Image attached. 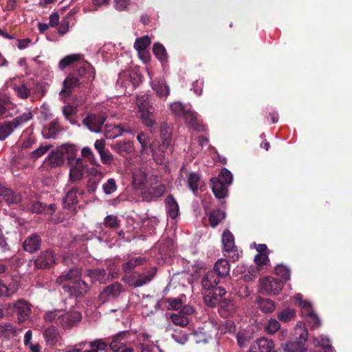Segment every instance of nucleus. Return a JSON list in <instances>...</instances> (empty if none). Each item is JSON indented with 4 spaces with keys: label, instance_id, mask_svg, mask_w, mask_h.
I'll use <instances>...</instances> for the list:
<instances>
[{
    "label": "nucleus",
    "instance_id": "obj_1",
    "mask_svg": "<svg viewBox=\"0 0 352 352\" xmlns=\"http://www.w3.org/2000/svg\"><path fill=\"white\" fill-rule=\"evenodd\" d=\"M157 177H148L144 171L133 172V195H140L143 201H151L162 197L166 190L164 184L157 182Z\"/></svg>",
    "mask_w": 352,
    "mask_h": 352
},
{
    "label": "nucleus",
    "instance_id": "obj_2",
    "mask_svg": "<svg viewBox=\"0 0 352 352\" xmlns=\"http://www.w3.org/2000/svg\"><path fill=\"white\" fill-rule=\"evenodd\" d=\"M136 104L142 123L152 132L157 126L156 111L148 96H137Z\"/></svg>",
    "mask_w": 352,
    "mask_h": 352
},
{
    "label": "nucleus",
    "instance_id": "obj_3",
    "mask_svg": "<svg viewBox=\"0 0 352 352\" xmlns=\"http://www.w3.org/2000/svg\"><path fill=\"white\" fill-rule=\"evenodd\" d=\"M295 334L298 340L288 341L282 345L284 352H305L307 348L305 343L308 338V331L305 328V324L299 322L295 329Z\"/></svg>",
    "mask_w": 352,
    "mask_h": 352
},
{
    "label": "nucleus",
    "instance_id": "obj_4",
    "mask_svg": "<svg viewBox=\"0 0 352 352\" xmlns=\"http://www.w3.org/2000/svg\"><path fill=\"white\" fill-rule=\"evenodd\" d=\"M222 245L224 255L229 257L232 261H236L239 258V252L234 244V238L233 234L228 230H226L222 234Z\"/></svg>",
    "mask_w": 352,
    "mask_h": 352
},
{
    "label": "nucleus",
    "instance_id": "obj_5",
    "mask_svg": "<svg viewBox=\"0 0 352 352\" xmlns=\"http://www.w3.org/2000/svg\"><path fill=\"white\" fill-rule=\"evenodd\" d=\"M10 307L12 308V314L16 316L18 323L21 324L29 318L31 305L28 301L19 299Z\"/></svg>",
    "mask_w": 352,
    "mask_h": 352
},
{
    "label": "nucleus",
    "instance_id": "obj_6",
    "mask_svg": "<svg viewBox=\"0 0 352 352\" xmlns=\"http://www.w3.org/2000/svg\"><path fill=\"white\" fill-rule=\"evenodd\" d=\"M84 83L85 80L79 78L75 74L70 73L63 80V89L59 94L66 98L70 97L75 89L81 87Z\"/></svg>",
    "mask_w": 352,
    "mask_h": 352
},
{
    "label": "nucleus",
    "instance_id": "obj_7",
    "mask_svg": "<svg viewBox=\"0 0 352 352\" xmlns=\"http://www.w3.org/2000/svg\"><path fill=\"white\" fill-rule=\"evenodd\" d=\"M107 120L105 113L88 114L83 120L82 124L87 126L91 131L99 133Z\"/></svg>",
    "mask_w": 352,
    "mask_h": 352
},
{
    "label": "nucleus",
    "instance_id": "obj_8",
    "mask_svg": "<svg viewBox=\"0 0 352 352\" xmlns=\"http://www.w3.org/2000/svg\"><path fill=\"white\" fill-rule=\"evenodd\" d=\"M55 264L56 260L54 252L50 249L41 251L34 260V266L38 269H50Z\"/></svg>",
    "mask_w": 352,
    "mask_h": 352
},
{
    "label": "nucleus",
    "instance_id": "obj_9",
    "mask_svg": "<svg viewBox=\"0 0 352 352\" xmlns=\"http://www.w3.org/2000/svg\"><path fill=\"white\" fill-rule=\"evenodd\" d=\"M283 281L276 278L267 276L261 280V288L269 295H277L282 290Z\"/></svg>",
    "mask_w": 352,
    "mask_h": 352
},
{
    "label": "nucleus",
    "instance_id": "obj_10",
    "mask_svg": "<svg viewBox=\"0 0 352 352\" xmlns=\"http://www.w3.org/2000/svg\"><path fill=\"white\" fill-rule=\"evenodd\" d=\"M122 286L119 283H114L105 287L98 296V302L103 304L110 300L116 298L122 292Z\"/></svg>",
    "mask_w": 352,
    "mask_h": 352
},
{
    "label": "nucleus",
    "instance_id": "obj_11",
    "mask_svg": "<svg viewBox=\"0 0 352 352\" xmlns=\"http://www.w3.org/2000/svg\"><path fill=\"white\" fill-rule=\"evenodd\" d=\"M81 313L78 311H70L65 314H62L59 319V327L63 329H69L77 325L81 320Z\"/></svg>",
    "mask_w": 352,
    "mask_h": 352
},
{
    "label": "nucleus",
    "instance_id": "obj_12",
    "mask_svg": "<svg viewBox=\"0 0 352 352\" xmlns=\"http://www.w3.org/2000/svg\"><path fill=\"white\" fill-rule=\"evenodd\" d=\"M151 45V39L148 36H144L138 38L135 40L133 47L138 51V56L143 63H146L150 60V53L148 50V46Z\"/></svg>",
    "mask_w": 352,
    "mask_h": 352
},
{
    "label": "nucleus",
    "instance_id": "obj_13",
    "mask_svg": "<svg viewBox=\"0 0 352 352\" xmlns=\"http://www.w3.org/2000/svg\"><path fill=\"white\" fill-rule=\"evenodd\" d=\"M246 352H274V343L266 338H259L251 343Z\"/></svg>",
    "mask_w": 352,
    "mask_h": 352
},
{
    "label": "nucleus",
    "instance_id": "obj_14",
    "mask_svg": "<svg viewBox=\"0 0 352 352\" xmlns=\"http://www.w3.org/2000/svg\"><path fill=\"white\" fill-rule=\"evenodd\" d=\"M42 239L37 233L30 234L23 243V250L30 254L38 251L41 248Z\"/></svg>",
    "mask_w": 352,
    "mask_h": 352
},
{
    "label": "nucleus",
    "instance_id": "obj_15",
    "mask_svg": "<svg viewBox=\"0 0 352 352\" xmlns=\"http://www.w3.org/2000/svg\"><path fill=\"white\" fill-rule=\"evenodd\" d=\"M69 181L72 183H76L82 180L84 176V170L87 167L82 162V160L78 158L76 164L70 165Z\"/></svg>",
    "mask_w": 352,
    "mask_h": 352
},
{
    "label": "nucleus",
    "instance_id": "obj_16",
    "mask_svg": "<svg viewBox=\"0 0 352 352\" xmlns=\"http://www.w3.org/2000/svg\"><path fill=\"white\" fill-rule=\"evenodd\" d=\"M0 197H1L8 205H16L22 199L20 193L13 191L12 189L5 186H0Z\"/></svg>",
    "mask_w": 352,
    "mask_h": 352
},
{
    "label": "nucleus",
    "instance_id": "obj_17",
    "mask_svg": "<svg viewBox=\"0 0 352 352\" xmlns=\"http://www.w3.org/2000/svg\"><path fill=\"white\" fill-rule=\"evenodd\" d=\"M64 162L65 157L60 147L52 151L45 160V164L51 168L60 166L64 164Z\"/></svg>",
    "mask_w": 352,
    "mask_h": 352
},
{
    "label": "nucleus",
    "instance_id": "obj_18",
    "mask_svg": "<svg viewBox=\"0 0 352 352\" xmlns=\"http://www.w3.org/2000/svg\"><path fill=\"white\" fill-rule=\"evenodd\" d=\"M210 182L212 192L217 199H223L228 196V184L217 177L212 178Z\"/></svg>",
    "mask_w": 352,
    "mask_h": 352
},
{
    "label": "nucleus",
    "instance_id": "obj_19",
    "mask_svg": "<svg viewBox=\"0 0 352 352\" xmlns=\"http://www.w3.org/2000/svg\"><path fill=\"white\" fill-rule=\"evenodd\" d=\"M151 87L156 94L162 98H166L170 94V89L164 79L155 78L151 82Z\"/></svg>",
    "mask_w": 352,
    "mask_h": 352
},
{
    "label": "nucleus",
    "instance_id": "obj_20",
    "mask_svg": "<svg viewBox=\"0 0 352 352\" xmlns=\"http://www.w3.org/2000/svg\"><path fill=\"white\" fill-rule=\"evenodd\" d=\"M171 151V146H164V143H162L157 149L152 150L153 159L157 164H165L167 162V157Z\"/></svg>",
    "mask_w": 352,
    "mask_h": 352
},
{
    "label": "nucleus",
    "instance_id": "obj_21",
    "mask_svg": "<svg viewBox=\"0 0 352 352\" xmlns=\"http://www.w3.org/2000/svg\"><path fill=\"white\" fill-rule=\"evenodd\" d=\"M71 295L75 297L83 296L89 289L88 284L82 280L72 281L69 286Z\"/></svg>",
    "mask_w": 352,
    "mask_h": 352
},
{
    "label": "nucleus",
    "instance_id": "obj_22",
    "mask_svg": "<svg viewBox=\"0 0 352 352\" xmlns=\"http://www.w3.org/2000/svg\"><path fill=\"white\" fill-rule=\"evenodd\" d=\"M83 190H80L78 187H73L66 193L63 198V208H70L72 206L78 203V195H82Z\"/></svg>",
    "mask_w": 352,
    "mask_h": 352
},
{
    "label": "nucleus",
    "instance_id": "obj_23",
    "mask_svg": "<svg viewBox=\"0 0 352 352\" xmlns=\"http://www.w3.org/2000/svg\"><path fill=\"white\" fill-rule=\"evenodd\" d=\"M123 132H131L130 126L125 127L122 124L106 125L104 126V133L107 139H113L121 135Z\"/></svg>",
    "mask_w": 352,
    "mask_h": 352
},
{
    "label": "nucleus",
    "instance_id": "obj_24",
    "mask_svg": "<svg viewBox=\"0 0 352 352\" xmlns=\"http://www.w3.org/2000/svg\"><path fill=\"white\" fill-rule=\"evenodd\" d=\"M186 184L188 188L195 196L198 195L199 189L201 188V180L199 173L191 172L186 174Z\"/></svg>",
    "mask_w": 352,
    "mask_h": 352
},
{
    "label": "nucleus",
    "instance_id": "obj_25",
    "mask_svg": "<svg viewBox=\"0 0 352 352\" xmlns=\"http://www.w3.org/2000/svg\"><path fill=\"white\" fill-rule=\"evenodd\" d=\"M184 118L185 119L186 123L194 130L199 132L206 130L205 126L199 120L197 113L192 111L191 109L188 110Z\"/></svg>",
    "mask_w": 352,
    "mask_h": 352
},
{
    "label": "nucleus",
    "instance_id": "obj_26",
    "mask_svg": "<svg viewBox=\"0 0 352 352\" xmlns=\"http://www.w3.org/2000/svg\"><path fill=\"white\" fill-rule=\"evenodd\" d=\"M81 275V270L78 267H74L69 270L64 272L60 275L57 279L56 283L58 284H63L66 281H70V284L72 281L77 280L76 278H79Z\"/></svg>",
    "mask_w": 352,
    "mask_h": 352
},
{
    "label": "nucleus",
    "instance_id": "obj_27",
    "mask_svg": "<svg viewBox=\"0 0 352 352\" xmlns=\"http://www.w3.org/2000/svg\"><path fill=\"white\" fill-rule=\"evenodd\" d=\"M127 335L129 336L128 331H121L113 336L111 342H109L110 350L113 352H118L122 347L125 346Z\"/></svg>",
    "mask_w": 352,
    "mask_h": 352
},
{
    "label": "nucleus",
    "instance_id": "obj_28",
    "mask_svg": "<svg viewBox=\"0 0 352 352\" xmlns=\"http://www.w3.org/2000/svg\"><path fill=\"white\" fill-rule=\"evenodd\" d=\"M93 70L94 68L90 64L88 63H84L76 72H73L72 74H76L79 78L85 80V82L87 80L91 81L95 78V74Z\"/></svg>",
    "mask_w": 352,
    "mask_h": 352
},
{
    "label": "nucleus",
    "instance_id": "obj_29",
    "mask_svg": "<svg viewBox=\"0 0 352 352\" xmlns=\"http://www.w3.org/2000/svg\"><path fill=\"white\" fill-rule=\"evenodd\" d=\"M6 111V107L0 102V116L3 115ZM14 129L15 128L12 126L11 121L0 123V140H5Z\"/></svg>",
    "mask_w": 352,
    "mask_h": 352
},
{
    "label": "nucleus",
    "instance_id": "obj_30",
    "mask_svg": "<svg viewBox=\"0 0 352 352\" xmlns=\"http://www.w3.org/2000/svg\"><path fill=\"white\" fill-rule=\"evenodd\" d=\"M313 343L315 347L320 349L318 351L310 350L309 352H336L330 344V340L323 336L314 338Z\"/></svg>",
    "mask_w": 352,
    "mask_h": 352
},
{
    "label": "nucleus",
    "instance_id": "obj_31",
    "mask_svg": "<svg viewBox=\"0 0 352 352\" xmlns=\"http://www.w3.org/2000/svg\"><path fill=\"white\" fill-rule=\"evenodd\" d=\"M155 274V271L152 270L142 274L133 273V279H135L133 282V287H141L149 283L154 277Z\"/></svg>",
    "mask_w": 352,
    "mask_h": 352
},
{
    "label": "nucleus",
    "instance_id": "obj_32",
    "mask_svg": "<svg viewBox=\"0 0 352 352\" xmlns=\"http://www.w3.org/2000/svg\"><path fill=\"white\" fill-rule=\"evenodd\" d=\"M219 283V277L212 271H208L204 276L201 281L203 289L206 291L214 289Z\"/></svg>",
    "mask_w": 352,
    "mask_h": 352
},
{
    "label": "nucleus",
    "instance_id": "obj_33",
    "mask_svg": "<svg viewBox=\"0 0 352 352\" xmlns=\"http://www.w3.org/2000/svg\"><path fill=\"white\" fill-rule=\"evenodd\" d=\"M230 265L226 259H219L214 264V270L212 272H214L219 278L226 277L230 273Z\"/></svg>",
    "mask_w": 352,
    "mask_h": 352
},
{
    "label": "nucleus",
    "instance_id": "obj_34",
    "mask_svg": "<svg viewBox=\"0 0 352 352\" xmlns=\"http://www.w3.org/2000/svg\"><path fill=\"white\" fill-rule=\"evenodd\" d=\"M253 338V332L250 330L241 329L236 335L237 344L241 349L245 347Z\"/></svg>",
    "mask_w": 352,
    "mask_h": 352
},
{
    "label": "nucleus",
    "instance_id": "obj_35",
    "mask_svg": "<svg viewBox=\"0 0 352 352\" xmlns=\"http://www.w3.org/2000/svg\"><path fill=\"white\" fill-rule=\"evenodd\" d=\"M63 131V128L58 119L52 120L49 125L45 127L43 132L46 138L55 139L60 131Z\"/></svg>",
    "mask_w": 352,
    "mask_h": 352
},
{
    "label": "nucleus",
    "instance_id": "obj_36",
    "mask_svg": "<svg viewBox=\"0 0 352 352\" xmlns=\"http://www.w3.org/2000/svg\"><path fill=\"white\" fill-rule=\"evenodd\" d=\"M60 148L65 159L67 158V160L68 164L73 165L76 164V161L78 159L76 158L77 148L76 146L67 144L61 146Z\"/></svg>",
    "mask_w": 352,
    "mask_h": 352
},
{
    "label": "nucleus",
    "instance_id": "obj_37",
    "mask_svg": "<svg viewBox=\"0 0 352 352\" xmlns=\"http://www.w3.org/2000/svg\"><path fill=\"white\" fill-rule=\"evenodd\" d=\"M87 274L94 281H98L100 284H104L109 280V275H107L104 269L89 270Z\"/></svg>",
    "mask_w": 352,
    "mask_h": 352
},
{
    "label": "nucleus",
    "instance_id": "obj_38",
    "mask_svg": "<svg viewBox=\"0 0 352 352\" xmlns=\"http://www.w3.org/2000/svg\"><path fill=\"white\" fill-rule=\"evenodd\" d=\"M43 337L47 345H54L58 341L59 334L54 326H51L43 331Z\"/></svg>",
    "mask_w": 352,
    "mask_h": 352
},
{
    "label": "nucleus",
    "instance_id": "obj_39",
    "mask_svg": "<svg viewBox=\"0 0 352 352\" xmlns=\"http://www.w3.org/2000/svg\"><path fill=\"white\" fill-rule=\"evenodd\" d=\"M167 211L172 219H175L179 214V205L173 195H168L165 199Z\"/></svg>",
    "mask_w": 352,
    "mask_h": 352
},
{
    "label": "nucleus",
    "instance_id": "obj_40",
    "mask_svg": "<svg viewBox=\"0 0 352 352\" xmlns=\"http://www.w3.org/2000/svg\"><path fill=\"white\" fill-rule=\"evenodd\" d=\"M16 333L17 329L12 324L5 323L0 325V338L9 340L16 336Z\"/></svg>",
    "mask_w": 352,
    "mask_h": 352
},
{
    "label": "nucleus",
    "instance_id": "obj_41",
    "mask_svg": "<svg viewBox=\"0 0 352 352\" xmlns=\"http://www.w3.org/2000/svg\"><path fill=\"white\" fill-rule=\"evenodd\" d=\"M204 301L209 307H214L221 303V298L217 295V292L208 290L204 294Z\"/></svg>",
    "mask_w": 352,
    "mask_h": 352
},
{
    "label": "nucleus",
    "instance_id": "obj_42",
    "mask_svg": "<svg viewBox=\"0 0 352 352\" xmlns=\"http://www.w3.org/2000/svg\"><path fill=\"white\" fill-rule=\"evenodd\" d=\"M82 58V55L72 54L63 57L58 63L60 69L63 70L69 66L72 65L74 63L79 61Z\"/></svg>",
    "mask_w": 352,
    "mask_h": 352
},
{
    "label": "nucleus",
    "instance_id": "obj_43",
    "mask_svg": "<svg viewBox=\"0 0 352 352\" xmlns=\"http://www.w3.org/2000/svg\"><path fill=\"white\" fill-rule=\"evenodd\" d=\"M171 112L177 117H183L186 116L190 109L180 102H174L170 104Z\"/></svg>",
    "mask_w": 352,
    "mask_h": 352
},
{
    "label": "nucleus",
    "instance_id": "obj_44",
    "mask_svg": "<svg viewBox=\"0 0 352 352\" xmlns=\"http://www.w3.org/2000/svg\"><path fill=\"white\" fill-rule=\"evenodd\" d=\"M160 135L162 143L164 146H171L172 133L170 126L167 123H163L160 126Z\"/></svg>",
    "mask_w": 352,
    "mask_h": 352
},
{
    "label": "nucleus",
    "instance_id": "obj_45",
    "mask_svg": "<svg viewBox=\"0 0 352 352\" xmlns=\"http://www.w3.org/2000/svg\"><path fill=\"white\" fill-rule=\"evenodd\" d=\"M138 340L140 341V344L137 347L138 351L140 352H153V344H151L147 335H139Z\"/></svg>",
    "mask_w": 352,
    "mask_h": 352
},
{
    "label": "nucleus",
    "instance_id": "obj_46",
    "mask_svg": "<svg viewBox=\"0 0 352 352\" xmlns=\"http://www.w3.org/2000/svg\"><path fill=\"white\" fill-rule=\"evenodd\" d=\"M259 309L265 314L272 313L275 309V303L270 299L261 298L258 300Z\"/></svg>",
    "mask_w": 352,
    "mask_h": 352
},
{
    "label": "nucleus",
    "instance_id": "obj_47",
    "mask_svg": "<svg viewBox=\"0 0 352 352\" xmlns=\"http://www.w3.org/2000/svg\"><path fill=\"white\" fill-rule=\"evenodd\" d=\"M62 111L65 120L73 125L77 124L76 120L73 118V116L77 113V109L76 107L72 105H66L63 107Z\"/></svg>",
    "mask_w": 352,
    "mask_h": 352
},
{
    "label": "nucleus",
    "instance_id": "obj_48",
    "mask_svg": "<svg viewBox=\"0 0 352 352\" xmlns=\"http://www.w3.org/2000/svg\"><path fill=\"white\" fill-rule=\"evenodd\" d=\"M91 348H94L96 352L104 351L108 352L110 350L109 341L107 339H96L89 343Z\"/></svg>",
    "mask_w": 352,
    "mask_h": 352
},
{
    "label": "nucleus",
    "instance_id": "obj_49",
    "mask_svg": "<svg viewBox=\"0 0 352 352\" xmlns=\"http://www.w3.org/2000/svg\"><path fill=\"white\" fill-rule=\"evenodd\" d=\"M226 217V213L221 210H213L209 215V221L212 227H216Z\"/></svg>",
    "mask_w": 352,
    "mask_h": 352
},
{
    "label": "nucleus",
    "instance_id": "obj_50",
    "mask_svg": "<svg viewBox=\"0 0 352 352\" xmlns=\"http://www.w3.org/2000/svg\"><path fill=\"white\" fill-rule=\"evenodd\" d=\"M220 311H224L225 317L234 314L236 311V307L234 302L230 300H224L220 303Z\"/></svg>",
    "mask_w": 352,
    "mask_h": 352
},
{
    "label": "nucleus",
    "instance_id": "obj_51",
    "mask_svg": "<svg viewBox=\"0 0 352 352\" xmlns=\"http://www.w3.org/2000/svg\"><path fill=\"white\" fill-rule=\"evenodd\" d=\"M61 314L59 310L49 311L45 313L43 319L46 322L55 323L58 327Z\"/></svg>",
    "mask_w": 352,
    "mask_h": 352
},
{
    "label": "nucleus",
    "instance_id": "obj_52",
    "mask_svg": "<svg viewBox=\"0 0 352 352\" xmlns=\"http://www.w3.org/2000/svg\"><path fill=\"white\" fill-rule=\"evenodd\" d=\"M275 274L281 278V281L284 282L290 279L291 271L289 267L283 265H278L275 268Z\"/></svg>",
    "mask_w": 352,
    "mask_h": 352
},
{
    "label": "nucleus",
    "instance_id": "obj_53",
    "mask_svg": "<svg viewBox=\"0 0 352 352\" xmlns=\"http://www.w3.org/2000/svg\"><path fill=\"white\" fill-rule=\"evenodd\" d=\"M302 316L305 317L307 322L311 329H316L320 326V320L314 311L302 312Z\"/></svg>",
    "mask_w": 352,
    "mask_h": 352
},
{
    "label": "nucleus",
    "instance_id": "obj_54",
    "mask_svg": "<svg viewBox=\"0 0 352 352\" xmlns=\"http://www.w3.org/2000/svg\"><path fill=\"white\" fill-rule=\"evenodd\" d=\"M170 318L175 325L180 326L182 327H186L190 322L188 318H186L184 315H182L179 312L171 314Z\"/></svg>",
    "mask_w": 352,
    "mask_h": 352
},
{
    "label": "nucleus",
    "instance_id": "obj_55",
    "mask_svg": "<svg viewBox=\"0 0 352 352\" xmlns=\"http://www.w3.org/2000/svg\"><path fill=\"white\" fill-rule=\"evenodd\" d=\"M81 155L82 157L87 160L91 165L100 166V164L98 162L96 157L89 147H83L81 150Z\"/></svg>",
    "mask_w": 352,
    "mask_h": 352
},
{
    "label": "nucleus",
    "instance_id": "obj_56",
    "mask_svg": "<svg viewBox=\"0 0 352 352\" xmlns=\"http://www.w3.org/2000/svg\"><path fill=\"white\" fill-rule=\"evenodd\" d=\"M296 316V311L292 308H287L278 313V318L283 322H287L292 320Z\"/></svg>",
    "mask_w": 352,
    "mask_h": 352
},
{
    "label": "nucleus",
    "instance_id": "obj_57",
    "mask_svg": "<svg viewBox=\"0 0 352 352\" xmlns=\"http://www.w3.org/2000/svg\"><path fill=\"white\" fill-rule=\"evenodd\" d=\"M71 12H68L58 24V32L60 35H65L69 30L70 24Z\"/></svg>",
    "mask_w": 352,
    "mask_h": 352
},
{
    "label": "nucleus",
    "instance_id": "obj_58",
    "mask_svg": "<svg viewBox=\"0 0 352 352\" xmlns=\"http://www.w3.org/2000/svg\"><path fill=\"white\" fill-rule=\"evenodd\" d=\"M280 328L279 322L274 318L270 319L265 326V331L267 334H274Z\"/></svg>",
    "mask_w": 352,
    "mask_h": 352
},
{
    "label": "nucleus",
    "instance_id": "obj_59",
    "mask_svg": "<svg viewBox=\"0 0 352 352\" xmlns=\"http://www.w3.org/2000/svg\"><path fill=\"white\" fill-rule=\"evenodd\" d=\"M153 52L157 59L164 60L166 58V51L162 44L155 43L153 46Z\"/></svg>",
    "mask_w": 352,
    "mask_h": 352
},
{
    "label": "nucleus",
    "instance_id": "obj_60",
    "mask_svg": "<svg viewBox=\"0 0 352 352\" xmlns=\"http://www.w3.org/2000/svg\"><path fill=\"white\" fill-rule=\"evenodd\" d=\"M32 118V113L28 111L23 113L21 116L14 118L11 122L12 123V126L16 129L21 124L26 122L27 121L31 120Z\"/></svg>",
    "mask_w": 352,
    "mask_h": 352
},
{
    "label": "nucleus",
    "instance_id": "obj_61",
    "mask_svg": "<svg viewBox=\"0 0 352 352\" xmlns=\"http://www.w3.org/2000/svg\"><path fill=\"white\" fill-rule=\"evenodd\" d=\"M171 338L175 342L179 344H184L188 340V334L184 331H175L174 333L171 335Z\"/></svg>",
    "mask_w": 352,
    "mask_h": 352
},
{
    "label": "nucleus",
    "instance_id": "obj_62",
    "mask_svg": "<svg viewBox=\"0 0 352 352\" xmlns=\"http://www.w3.org/2000/svg\"><path fill=\"white\" fill-rule=\"evenodd\" d=\"M118 153L122 156L130 154L132 151V144L131 142H120L118 144Z\"/></svg>",
    "mask_w": 352,
    "mask_h": 352
},
{
    "label": "nucleus",
    "instance_id": "obj_63",
    "mask_svg": "<svg viewBox=\"0 0 352 352\" xmlns=\"http://www.w3.org/2000/svg\"><path fill=\"white\" fill-rule=\"evenodd\" d=\"M102 190L106 195H110L117 190V184L113 178H110L102 185Z\"/></svg>",
    "mask_w": 352,
    "mask_h": 352
},
{
    "label": "nucleus",
    "instance_id": "obj_64",
    "mask_svg": "<svg viewBox=\"0 0 352 352\" xmlns=\"http://www.w3.org/2000/svg\"><path fill=\"white\" fill-rule=\"evenodd\" d=\"M254 262L258 270H261L269 262L268 256L265 253H258L254 257Z\"/></svg>",
    "mask_w": 352,
    "mask_h": 352
}]
</instances>
